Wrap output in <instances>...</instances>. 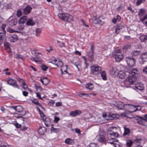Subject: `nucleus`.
<instances>
[{
	"instance_id": "nucleus-5",
	"label": "nucleus",
	"mask_w": 147,
	"mask_h": 147,
	"mask_svg": "<svg viewBox=\"0 0 147 147\" xmlns=\"http://www.w3.org/2000/svg\"><path fill=\"white\" fill-rule=\"evenodd\" d=\"M136 79L137 77L136 76L134 77L131 76L130 77L127 78L124 84L125 85L127 84L132 85L134 84Z\"/></svg>"
},
{
	"instance_id": "nucleus-15",
	"label": "nucleus",
	"mask_w": 147,
	"mask_h": 147,
	"mask_svg": "<svg viewBox=\"0 0 147 147\" xmlns=\"http://www.w3.org/2000/svg\"><path fill=\"white\" fill-rule=\"evenodd\" d=\"M82 113V112L79 110H76L74 111H72L69 113L70 116L72 117H75L79 115Z\"/></svg>"
},
{
	"instance_id": "nucleus-56",
	"label": "nucleus",
	"mask_w": 147,
	"mask_h": 147,
	"mask_svg": "<svg viewBox=\"0 0 147 147\" xmlns=\"http://www.w3.org/2000/svg\"><path fill=\"white\" fill-rule=\"evenodd\" d=\"M22 86L23 87V88L25 90H26L28 88L26 84L24 82L22 84Z\"/></svg>"
},
{
	"instance_id": "nucleus-45",
	"label": "nucleus",
	"mask_w": 147,
	"mask_h": 147,
	"mask_svg": "<svg viewBox=\"0 0 147 147\" xmlns=\"http://www.w3.org/2000/svg\"><path fill=\"white\" fill-rule=\"evenodd\" d=\"M139 119L140 120H138L137 121V122L140 124H143V121L142 120H144V119L142 117H139Z\"/></svg>"
},
{
	"instance_id": "nucleus-22",
	"label": "nucleus",
	"mask_w": 147,
	"mask_h": 147,
	"mask_svg": "<svg viewBox=\"0 0 147 147\" xmlns=\"http://www.w3.org/2000/svg\"><path fill=\"white\" fill-rule=\"evenodd\" d=\"M102 18V17L101 16L97 17L94 19V21L95 24H102V21L101 19Z\"/></svg>"
},
{
	"instance_id": "nucleus-36",
	"label": "nucleus",
	"mask_w": 147,
	"mask_h": 147,
	"mask_svg": "<svg viewBox=\"0 0 147 147\" xmlns=\"http://www.w3.org/2000/svg\"><path fill=\"white\" fill-rule=\"evenodd\" d=\"M86 87L87 88L92 90L93 89V85L91 84H87L86 85Z\"/></svg>"
},
{
	"instance_id": "nucleus-46",
	"label": "nucleus",
	"mask_w": 147,
	"mask_h": 147,
	"mask_svg": "<svg viewBox=\"0 0 147 147\" xmlns=\"http://www.w3.org/2000/svg\"><path fill=\"white\" fill-rule=\"evenodd\" d=\"M123 27V26L119 25H118L116 28V32H117V30L118 29L119 30H120V29H122Z\"/></svg>"
},
{
	"instance_id": "nucleus-32",
	"label": "nucleus",
	"mask_w": 147,
	"mask_h": 147,
	"mask_svg": "<svg viewBox=\"0 0 147 147\" xmlns=\"http://www.w3.org/2000/svg\"><path fill=\"white\" fill-rule=\"evenodd\" d=\"M118 72L117 69L115 67H112L111 69V74L113 75H116L117 74Z\"/></svg>"
},
{
	"instance_id": "nucleus-6",
	"label": "nucleus",
	"mask_w": 147,
	"mask_h": 147,
	"mask_svg": "<svg viewBox=\"0 0 147 147\" xmlns=\"http://www.w3.org/2000/svg\"><path fill=\"white\" fill-rule=\"evenodd\" d=\"M94 47L93 45H91L90 51L88 53V59L89 61L92 62L93 61L94 58Z\"/></svg>"
},
{
	"instance_id": "nucleus-3",
	"label": "nucleus",
	"mask_w": 147,
	"mask_h": 147,
	"mask_svg": "<svg viewBox=\"0 0 147 147\" xmlns=\"http://www.w3.org/2000/svg\"><path fill=\"white\" fill-rule=\"evenodd\" d=\"M58 17L62 20L64 21H70L73 20V16L67 13H59Z\"/></svg>"
},
{
	"instance_id": "nucleus-60",
	"label": "nucleus",
	"mask_w": 147,
	"mask_h": 147,
	"mask_svg": "<svg viewBox=\"0 0 147 147\" xmlns=\"http://www.w3.org/2000/svg\"><path fill=\"white\" fill-rule=\"evenodd\" d=\"M7 31L10 33H12L14 32H16V31H15L14 30L11 28H9V29H8L7 30Z\"/></svg>"
},
{
	"instance_id": "nucleus-4",
	"label": "nucleus",
	"mask_w": 147,
	"mask_h": 147,
	"mask_svg": "<svg viewBox=\"0 0 147 147\" xmlns=\"http://www.w3.org/2000/svg\"><path fill=\"white\" fill-rule=\"evenodd\" d=\"M91 74L94 75H97L100 73L101 70V67L96 65H92L90 66Z\"/></svg>"
},
{
	"instance_id": "nucleus-43",
	"label": "nucleus",
	"mask_w": 147,
	"mask_h": 147,
	"mask_svg": "<svg viewBox=\"0 0 147 147\" xmlns=\"http://www.w3.org/2000/svg\"><path fill=\"white\" fill-rule=\"evenodd\" d=\"M132 144V142L131 140H129L128 141L127 143L126 144L127 146V147H130L131 146V145Z\"/></svg>"
},
{
	"instance_id": "nucleus-44",
	"label": "nucleus",
	"mask_w": 147,
	"mask_h": 147,
	"mask_svg": "<svg viewBox=\"0 0 147 147\" xmlns=\"http://www.w3.org/2000/svg\"><path fill=\"white\" fill-rule=\"evenodd\" d=\"M145 1V0H137L136 2V5H139L142 3H144Z\"/></svg>"
},
{
	"instance_id": "nucleus-29",
	"label": "nucleus",
	"mask_w": 147,
	"mask_h": 147,
	"mask_svg": "<svg viewBox=\"0 0 147 147\" xmlns=\"http://www.w3.org/2000/svg\"><path fill=\"white\" fill-rule=\"evenodd\" d=\"M140 39L141 42H145L147 41V35H143L140 37Z\"/></svg>"
},
{
	"instance_id": "nucleus-19",
	"label": "nucleus",
	"mask_w": 147,
	"mask_h": 147,
	"mask_svg": "<svg viewBox=\"0 0 147 147\" xmlns=\"http://www.w3.org/2000/svg\"><path fill=\"white\" fill-rule=\"evenodd\" d=\"M32 8L29 6H27L23 10V13L26 15L29 14L31 11Z\"/></svg>"
},
{
	"instance_id": "nucleus-58",
	"label": "nucleus",
	"mask_w": 147,
	"mask_h": 147,
	"mask_svg": "<svg viewBox=\"0 0 147 147\" xmlns=\"http://www.w3.org/2000/svg\"><path fill=\"white\" fill-rule=\"evenodd\" d=\"M75 130L76 133H77L78 134H80V131L79 129L78 128H75Z\"/></svg>"
},
{
	"instance_id": "nucleus-59",
	"label": "nucleus",
	"mask_w": 147,
	"mask_h": 147,
	"mask_svg": "<svg viewBox=\"0 0 147 147\" xmlns=\"http://www.w3.org/2000/svg\"><path fill=\"white\" fill-rule=\"evenodd\" d=\"M54 101L53 100H51L48 102V104L51 106L53 105L54 103Z\"/></svg>"
},
{
	"instance_id": "nucleus-54",
	"label": "nucleus",
	"mask_w": 147,
	"mask_h": 147,
	"mask_svg": "<svg viewBox=\"0 0 147 147\" xmlns=\"http://www.w3.org/2000/svg\"><path fill=\"white\" fill-rule=\"evenodd\" d=\"M54 119L53 121L55 123H57L58 121L60 120L59 118L56 116H54Z\"/></svg>"
},
{
	"instance_id": "nucleus-28",
	"label": "nucleus",
	"mask_w": 147,
	"mask_h": 147,
	"mask_svg": "<svg viewBox=\"0 0 147 147\" xmlns=\"http://www.w3.org/2000/svg\"><path fill=\"white\" fill-rule=\"evenodd\" d=\"M34 53L36 57L37 60H38V63H39L41 61V58L40 56V55H41V54L40 53H37L36 52L34 51Z\"/></svg>"
},
{
	"instance_id": "nucleus-53",
	"label": "nucleus",
	"mask_w": 147,
	"mask_h": 147,
	"mask_svg": "<svg viewBox=\"0 0 147 147\" xmlns=\"http://www.w3.org/2000/svg\"><path fill=\"white\" fill-rule=\"evenodd\" d=\"M142 141V139L140 138V139H138L136 138V139L134 141L136 142V143H140Z\"/></svg>"
},
{
	"instance_id": "nucleus-52",
	"label": "nucleus",
	"mask_w": 147,
	"mask_h": 147,
	"mask_svg": "<svg viewBox=\"0 0 147 147\" xmlns=\"http://www.w3.org/2000/svg\"><path fill=\"white\" fill-rule=\"evenodd\" d=\"M32 102L35 105H38L40 103L36 99H34L32 101Z\"/></svg>"
},
{
	"instance_id": "nucleus-42",
	"label": "nucleus",
	"mask_w": 147,
	"mask_h": 147,
	"mask_svg": "<svg viewBox=\"0 0 147 147\" xmlns=\"http://www.w3.org/2000/svg\"><path fill=\"white\" fill-rule=\"evenodd\" d=\"M139 52L137 50H135L133 51L131 53L132 55L136 56L139 55Z\"/></svg>"
},
{
	"instance_id": "nucleus-40",
	"label": "nucleus",
	"mask_w": 147,
	"mask_h": 147,
	"mask_svg": "<svg viewBox=\"0 0 147 147\" xmlns=\"http://www.w3.org/2000/svg\"><path fill=\"white\" fill-rule=\"evenodd\" d=\"M46 80V77H41L40 79V80L41 82L42 83V84L45 85H46L45 83V82Z\"/></svg>"
},
{
	"instance_id": "nucleus-25",
	"label": "nucleus",
	"mask_w": 147,
	"mask_h": 147,
	"mask_svg": "<svg viewBox=\"0 0 147 147\" xmlns=\"http://www.w3.org/2000/svg\"><path fill=\"white\" fill-rule=\"evenodd\" d=\"M27 20V17L25 16H23L20 18L19 21V24H24Z\"/></svg>"
},
{
	"instance_id": "nucleus-31",
	"label": "nucleus",
	"mask_w": 147,
	"mask_h": 147,
	"mask_svg": "<svg viewBox=\"0 0 147 147\" xmlns=\"http://www.w3.org/2000/svg\"><path fill=\"white\" fill-rule=\"evenodd\" d=\"M146 11L145 9H141L139 11L138 15L140 17H141L145 13Z\"/></svg>"
},
{
	"instance_id": "nucleus-51",
	"label": "nucleus",
	"mask_w": 147,
	"mask_h": 147,
	"mask_svg": "<svg viewBox=\"0 0 147 147\" xmlns=\"http://www.w3.org/2000/svg\"><path fill=\"white\" fill-rule=\"evenodd\" d=\"M87 147H97L96 144L94 143H90Z\"/></svg>"
},
{
	"instance_id": "nucleus-10",
	"label": "nucleus",
	"mask_w": 147,
	"mask_h": 147,
	"mask_svg": "<svg viewBox=\"0 0 147 147\" xmlns=\"http://www.w3.org/2000/svg\"><path fill=\"white\" fill-rule=\"evenodd\" d=\"M7 84L14 87L18 88L19 87L17 84L16 81L11 78H9L7 81Z\"/></svg>"
},
{
	"instance_id": "nucleus-20",
	"label": "nucleus",
	"mask_w": 147,
	"mask_h": 147,
	"mask_svg": "<svg viewBox=\"0 0 147 147\" xmlns=\"http://www.w3.org/2000/svg\"><path fill=\"white\" fill-rule=\"evenodd\" d=\"M96 138L97 140L100 142H105L106 141L104 136L102 135L99 134L98 135Z\"/></svg>"
},
{
	"instance_id": "nucleus-39",
	"label": "nucleus",
	"mask_w": 147,
	"mask_h": 147,
	"mask_svg": "<svg viewBox=\"0 0 147 147\" xmlns=\"http://www.w3.org/2000/svg\"><path fill=\"white\" fill-rule=\"evenodd\" d=\"M14 57L17 59H24V57L18 54H16L14 56Z\"/></svg>"
},
{
	"instance_id": "nucleus-49",
	"label": "nucleus",
	"mask_w": 147,
	"mask_h": 147,
	"mask_svg": "<svg viewBox=\"0 0 147 147\" xmlns=\"http://www.w3.org/2000/svg\"><path fill=\"white\" fill-rule=\"evenodd\" d=\"M130 46L129 45H127L124 47L123 50L124 51H126L128 49H130Z\"/></svg>"
},
{
	"instance_id": "nucleus-7",
	"label": "nucleus",
	"mask_w": 147,
	"mask_h": 147,
	"mask_svg": "<svg viewBox=\"0 0 147 147\" xmlns=\"http://www.w3.org/2000/svg\"><path fill=\"white\" fill-rule=\"evenodd\" d=\"M114 127H112L109 128L108 132L107 135L108 137L110 138H112V137H117L118 136V133L116 132H114L113 131L112 129H113Z\"/></svg>"
},
{
	"instance_id": "nucleus-47",
	"label": "nucleus",
	"mask_w": 147,
	"mask_h": 147,
	"mask_svg": "<svg viewBox=\"0 0 147 147\" xmlns=\"http://www.w3.org/2000/svg\"><path fill=\"white\" fill-rule=\"evenodd\" d=\"M83 58L84 60V63L85 64H86V68H87L89 64L88 63H86L87 59L86 57L84 56H83Z\"/></svg>"
},
{
	"instance_id": "nucleus-8",
	"label": "nucleus",
	"mask_w": 147,
	"mask_h": 147,
	"mask_svg": "<svg viewBox=\"0 0 147 147\" xmlns=\"http://www.w3.org/2000/svg\"><path fill=\"white\" fill-rule=\"evenodd\" d=\"M126 61L127 65L130 67L133 66L135 64V60L133 57H126Z\"/></svg>"
},
{
	"instance_id": "nucleus-12",
	"label": "nucleus",
	"mask_w": 147,
	"mask_h": 147,
	"mask_svg": "<svg viewBox=\"0 0 147 147\" xmlns=\"http://www.w3.org/2000/svg\"><path fill=\"white\" fill-rule=\"evenodd\" d=\"M128 73V72H125L123 70L120 71L118 72L117 76L118 78L121 79H123L126 76L127 74Z\"/></svg>"
},
{
	"instance_id": "nucleus-24",
	"label": "nucleus",
	"mask_w": 147,
	"mask_h": 147,
	"mask_svg": "<svg viewBox=\"0 0 147 147\" xmlns=\"http://www.w3.org/2000/svg\"><path fill=\"white\" fill-rule=\"evenodd\" d=\"M35 24V22H34L31 19H28L26 23V25L27 26H33Z\"/></svg>"
},
{
	"instance_id": "nucleus-21",
	"label": "nucleus",
	"mask_w": 147,
	"mask_h": 147,
	"mask_svg": "<svg viewBox=\"0 0 147 147\" xmlns=\"http://www.w3.org/2000/svg\"><path fill=\"white\" fill-rule=\"evenodd\" d=\"M129 73L131 74L132 76H136V77L138 76V70L136 69H132Z\"/></svg>"
},
{
	"instance_id": "nucleus-48",
	"label": "nucleus",
	"mask_w": 147,
	"mask_h": 147,
	"mask_svg": "<svg viewBox=\"0 0 147 147\" xmlns=\"http://www.w3.org/2000/svg\"><path fill=\"white\" fill-rule=\"evenodd\" d=\"M22 12L21 10H18L16 13L17 16L18 17H20L22 15Z\"/></svg>"
},
{
	"instance_id": "nucleus-16",
	"label": "nucleus",
	"mask_w": 147,
	"mask_h": 147,
	"mask_svg": "<svg viewBox=\"0 0 147 147\" xmlns=\"http://www.w3.org/2000/svg\"><path fill=\"white\" fill-rule=\"evenodd\" d=\"M38 110L39 113L40 115L41 119L43 121V122L44 124L46 125V117L45 115H44L42 112L41 111L40 109L38 107Z\"/></svg>"
},
{
	"instance_id": "nucleus-63",
	"label": "nucleus",
	"mask_w": 147,
	"mask_h": 147,
	"mask_svg": "<svg viewBox=\"0 0 147 147\" xmlns=\"http://www.w3.org/2000/svg\"><path fill=\"white\" fill-rule=\"evenodd\" d=\"M41 68L44 71H46V66L42 65L41 66Z\"/></svg>"
},
{
	"instance_id": "nucleus-57",
	"label": "nucleus",
	"mask_w": 147,
	"mask_h": 147,
	"mask_svg": "<svg viewBox=\"0 0 147 147\" xmlns=\"http://www.w3.org/2000/svg\"><path fill=\"white\" fill-rule=\"evenodd\" d=\"M30 59L32 61H34L36 63H38V60H37V59H36V58H35V57H32L31 58H30Z\"/></svg>"
},
{
	"instance_id": "nucleus-17",
	"label": "nucleus",
	"mask_w": 147,
	"mask_h": 147,
	"mask_svg": "<svg viewBox=\"0 0 147 147\" xmlns=\"http://www.w3.org/2000/svg\"><path fill=\"white\" fill-rule=\"evenodd\" d=\"M67 65H66L65 66H63L61 69L62 76L63 77L64 76V75L65 74H68L69 75V74L67 72L66 70L67 69Z\"/></svg>"
},
{
	"instance_id": "nucleus-1",
	"label": "nucleus",
	"mask_w": 147,
	"mask_h": 147,
	"mask_svg": "<svg viewBox=\"0 0 147 147\" xmlns=\"http://www.w3.org/2000/svg\"><path fill=\"white\" fill-rule=\"evenodd\" d=\"M115 106L118 109H122L123 107L126 108L127 109H131L133 108L135 109V110L133 111H130V112L131 113L135 112L137 110H140L141 109V107L140 106H134L130 104H127L123 105L121 103H119V104L115 105Z\"/></svg>"
},
{
	"instance_id": "nucleus-9",
	"label": "nucleus",
	"mask_w": 147,
	"mask_h": 147,
	"mask_svg": "<svg viewBox=\"0 0 147 147\" xmlns=\"http://www.w3.org/2000/svg\"><path fill=\"white\" fill-rule=\"evenodd\" d=\"M147 60V52H145L142 53L141 55V57L139 59L140 63L143 64Z\"/></svg>"
},
{
	"instance_id": "nucleus-27",
	"label": "nucleus",
	"mask_w": 147,
	"mask_h": 147,
	"mask_svg": "<svg viewBox=\"0 0 147 147\" xmlns=\"http://www.w3.org/2000/svg\"><path fill=\"white\" fill-rule=\"evenodd\" d=\"M108 139H109V143L111 144H115L114 142L115 141L118 142V140H116V139L113 138H110L109 137H108Z\"/></svg>"
},
{
	"instance_id": "nucleus-14",
	"label": "nucleus",
	"mask_w": 147,
	"mask_h": 147,
	"mask_svg": "<svg viewBox=\"0 0 147 147\" xmlns=\"http://www.w3.org/2000/svg\"><path fill=\"white\" fill-rule=\"evenodd\" d=\"M135 87L139 90L142 91L144 90V87L143 85L140 82L136 83L135 85Z\"/></svg>"
},
{
	"instance_id": "nucleus-37",
	"label": "nucleus",
	"mask_w": 147,
	"mask_h": 147,
	"mask_svg": "<svg viewBox=\"0 0 147 147\" xmlns=\"http://www.w3.org/2000/svg\"><path fill=\"white\" fill-rule=\"evenodd\" d=\"M40 32L41 30L40 29L38 28L36 30V36H40Z\"/></svg>"
},
{
	"instance_id": "nucleus-62",
	"label": "nucleus",
	"mask_w": 147,
	"mask_h": 147,
	"mask_svg": "<svg viewBox=\"0 0 147 147\" xmlns=\"http://www.w3.org/2000/svg\"><path fill=\"white\" fill-rule=\"evenodd\" d=\"M22 92H23V95L24 96H26L28 94V92L26 91H23Z\"/></svg>"
},
{
	"instance_id": "nucleus-23",
	"label": "nucleus",
	"mask_w": 147,
	"mask_h": 147,
	"mask_svg": "<svg viewBox=\"0 0 147 147\" xmlns=\"http://www.w3.org/2000/svg\"><path fill=\"white\" fill-rule=\"evenodd\" d=\"M17 23V21L16 19H13L10 21H9L8 22V24L10 26H13L15 25Z\"/></svg>"
},
{
	"instance_id": "nucleus-35",
	"label": "nucleus",
	"mask_w": 147,
	"mask_h": 147,
	"mask_svg": "<svg viewBox=\"0 0 147 147\" xmlns=\"http://www.w3.org/2000/svg\"><path fill=\"white\" fill-rule=\"evenodd\" d=\"M24 28V27L23 26H19L16 28L17 30L16 31V32L19 33L21 31L23 30Z\"/></svg>"
},
{
	"instance_id": "nucleus-11",
	"label": "nucleus",
	"mask_w": 147,
	"mask_h": 147,
	"mask_svg": "<svg viewBox=\"0 0 147 147\" xmlns=\"http://www.w3.org/2000/svg\"><path fill=\"white\" fill-rule=\"evenodd\" d=\"M116 61L117 62H120L123 58V56L122 53L113 54Z\"/></svg>"
},
{
	"instance_id": "nucleus-13",
	"label": "nucleus",
	"mask_w": 147,
	"mask_h": 147,
	"mask_svg": "<svg viewBox=\"0 0 147 147\" xmlns=\"http://www.w3.org/2000/svg\"><path fill=\"white\" fill-rule=\"evenodd\" d=\"M10 42H14L18 40V38L17 35L15 34H9L8 36Z\"/></svg>"
},
{
	"instance_id": "nucleus-50",
	"label": "nucleus",
	"mask_w": 147,
	"mask_h": 147,
	"mask_svg": "<svg viewBox=\"0 0 147 147\" xmlns=\"http://www.w3.org/2000/svg\"><path fill=\"white\" fill-rule=\"evenodd\" d=\"M54 125L52 124L51 125V131H53L55 132H56L57 131V129L54 128L53 127Z\"/></svg>"
},
{
	"instance_id": "nucleus-61",
	"label": "nucleus",
	"mask_w": 147,
	"mask_h": 147,
	"mask_svg": "<svg viewBox=\"0 0 147 147\" xmlns=\"http://www.w3.org/2000/svg\"><path fill=\"white\" fill-rule=\"evenodd\" d=\"M53 51V49L51 47H49V49H47V51L49 53L51 52H52Z\"/></svg>"
},
{
	"instance_id": "nucleus-2",
	"label": "nucleus",
	"mask_w": 147,
	"mask_h": 147,
	"mask_svg": "<svg viewBox=\"0 0 147 147\" xmlns=\"http://www.w3.org/2000/svg\"><path fill=\"white\" fill-rule=\"evenodd\" d=\"M48 64L47 65V69L53 65L56 66L58 67H61L63 65L62 62L59 59H55L54 60H51V61L48 62Z\"/></svg>"
},
{
	"instance_id": "nucleus-34",
	"label": "nucleus",
	"mask_w": 147,
	"mask_h": 147,
	"mask_svg": "<svg viewBox=\"0 0 147 147\" xmlns=\"http://www.w3.org/2000/svg\"><path fill=\"white\" fill-rule=\"evenodd\" d=\"M22 107L20 105L16 106V111L18 112H21L23 111Z\"/></svg>"
},
{
	"instance_id": "nucleus-18",
	"label": "nucleus",
	"mask_w": 147,
	"mask_h": 147,
	"mask_svg": "<svg viewBox=\"0 0 147 147\" xmlns=\"http://www.w3.org/2000/svg\"><path fill=\"white\" fill-rule=\"evenodd\" d=\"M46 132V128L44 127H40L38 130V133L40 135H44Z\"/></svg>"
},
{
	"instance_id": "nucleus-33",
	"label": "nucleus",
	"mask_w": 147,
	"mask_h": 147,
	"mask_svg": "<svg viewBox=\"0 0 147 147\" xmlns=\"http://www.w3.org/2000/svg\"><path fill=\"white\" fill-rule=\"evenodd\" d=\"M124 132L123 133L124 135H128L130 131V129L128 128L124 127Z\"/></svg>"
},
{
	"instance_id": "nucleus-38",
	"label": "nucleus",
	"mask_w": 147,
	"mask_h": 147,
	"mask_svg": "<svg viewBox=\"0 0 147 147\" xmlns=\"http://www.w3.org/2000/svg\"><path fill=\"white\" fill-rule=\"evenodd\" d=\"M6 32H0V40L1 41L3 40V38Z\"/></svg>"
},
{
	"instance_id": "nucleus-26",
	"label": "nucleus",
	"mask_w": 147,
	"mask_h": 147,
	"mask_svg": "<svg viewBox=\"0 0 147 147\" xmlns=\"http://www.w3.org/2000/svg\"><path fill=\"white\" fill-rule=\"evenodd\" d=\"M65 142L68 144H73L74 143V140L73 139L67 138L65 140Z\"/></svg>"
},
{
	"instance_id": "nucleus-30",
	"label": "nucleus",
	"mask_w": 147,
	"mask_h": 147,
	"mask_svg": "<svg viewBox=\"0 0 147 147\" xmlns=\"http://www.w3.org/2000/svg\"><path fill=\"white\" fill-rule=\"evenodd\" d=\"M101 73V76L102 77V79L103 80H105L107 79L106 77V73L104 71H103L102 72H100Z\"/></svg>"
},
{
	"instance_id": "nucleus-64",
	"label": "nucleus",
	"mask_w": 147,
	"mask_h": 147,
	"mask_svg": "<svg viewBox=\"0 0 147 147\" xmlns=\"http://www.w3.org/2000/svg\"><path fill=\"white\" fill-rule=\"evenodd\" d=\"M143 72L144 73L147 74V66L145 67L143 69Z\"/></svg>"
},
{
	"instance_id": "nucleus-41",
	"label": "nucleus",
	"mask_w": 147,
	"mask_h": 147,
	"mask_svg": "<svg viewBox=\"0 0 147 147\" xmlns=\"http://www.w3.org/2000/svg\"><path fill=\"white\" fill-rule=\"evenodd\" d=\"M6 26V24H3L1 26V30L2 32H6V31L5 30V27Z\"/></svg>"
},
{
	"instance_id": "nucleus-55",
	"label": "nucleus",
	"mask_w": 147,
	"mask_h": 147,
	"mask_svg": "<svg viewBox=\"0 0 147 147\" xmlns=\"http://www.w3.org/2000/svg\"><path fill=\"white\" fill-rule=\"evenodd\" d=\"M9 43L8 42H6L4 44L5 47L7 49L9 48Z\"/></svg>"
}]
</instances>
